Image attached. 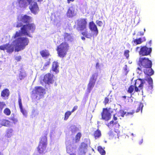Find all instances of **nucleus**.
<instances>
[{
  "instance_id": "nucleus-1",
  "label": "nucleus",
  "mask_w": 155,
  "mask_h": 155,
  "mask_svg": "<svg viewBox=\"0 0 155 155\" xmlns=\"http://www.w3.org/2000/svg\"><path fill=\"white\" fill-rule=\"evenodd\" d=\"M145 81H147L148 83V85H146L145 87L146 89L148 91L153 89V81L151 77H148L144 79L139 78L135 81L134 84L135 92H140L143 89V85L145 83Z\"/></svg>"
},
{
  "instance_id": "nucleus-2",
  "label": "nucleus",
  "mask_w": 155,
  "mask_h": 155,
  "mask_svg": "<svg viewBox=\"0 0 155 155\" xmlns=\"http://www.w3.org/2000/svg\"><path fill=\"white\" fill-rule=\"evenodd\" d=\"M20 30L21 33L24 35H26L30 37H32V36L30 34V32H34L35 29V25L33 23H28L23 25L22 23L18 22L16 25L17 28L21 27Z\"/></svg>"
},
{
  "instance_id": "nucleus-3",
  "label": "nucleus",
  "mask_w": 155,
  "mask_h": 155,
  "mask_svg": "<svg viewBox=\"0 0 155 155\" xmlns=\"http://www.w3.org/2000/svg\"><path fill=\"white\" fill-rule=\"evenodd\" d=\"M15 51L18 52L24 49L29 42L28 39L25 37H20L14 41Z\"/></svg>"
},
{
  "instance_id": "nucleus-4",
  "label": "nucleus",
  "mask_w": 155,
  "mask_h": 155,
  "mask_svg": "<svg viewBox=\"0 0 155 155\" xmlns=\"http://www.w3.org/2000/svg\"><path fill=\"white\" fill-rule=\"evenodd\" d=\"M69 48L70 46L67 42H62L56 48L58 57L61 58L65 57Z\"/></svg>"
},
{
  "instance_id": "nucleus-5",
  "label": "nucleus",
  "mask_w": 155,
  "mask_h": 155,
  "mask_svg": "<svg viewBox=\"0 0 155 155\" xmlns=\"http://www.w3.org/2000/svg\"><path fill=\"white\" fill-rule=\"evenodd\" d=\"M138 65L140 68L138 67L137 69L142 71V68H149L152 67V61L147 58L143 57L140 58L138 62Z\"/></svg>"
},
{
  "instance_id": "nucleus-6",
  "label": "nucleus",
  "mask_w": 155,
  "mask_h": 155,
  "mask_svg": "<svg viewBox=\"0 0 155 155\" xmlns=\"http://www.w3.org/2000/svg\"><path fill=\"white\" fill-rule=\"evenodd\" d=\"M45 93V89L41 86H36L32 91V96L38 100L41 98V96Z\"/></svg>"
},
{
  "instance_id": "nucleus-7",
  "label": "nucleus",
  "mask_w": 155,
  "mask_h": 155,
  "mask_svg": "<svg viewBox=\"0 0 155 155\" xmlns=\"http://www.w3.org/2000/svg\"><path fill=\"white\" fill-rule=\"evenodd\" d=\"M97 76V74L94 73L90 77L89 83L87 84V90L88 92L90 93L91 91L94 87Z\"/></svg>"
},
{
  "instance_id": "nucleus-8",
  "label": "nucleus",
  "mask_w": 155,
  "mask_h": 155,
  "mask_svg": "<svg viewBox=\"0 0 155 155\" xmlns=\"http://www.w3.org/2000/svg\"><path fill=\"white\" fill-rule=\"evenodd\" d=\"M47 139L46 137L44 136L41 138L38 147V150L40 153H44L46 149L47 144Z\"/></svg>"
},
{
  "instance_id": "nucleus-9",
  "label": "nucleus",
  "mask_w": 155,
  "mask_h": 155,
  "mask_svg": "<svg viewBox=\"0 0 155 155\" xmlns=\"http://www.w3.org/2000/svg\"><path fill=\"white\" fill-rule=\"evenodd\" d=\"M77 25L78 30L80 31H83L87 28V21L86 18H83L78 19L77 21Z\"/></svg>"
},
{
  "instance_id": "nucleus-10",
  "label": "nucleus",
  "mask_w": 155,
  "mask_h": 155,
  "mask_svg": "<svg viewBox=\"0 0 155 155\" xmlns=\"http://www.w3.org/2000/svg\"><path fill=\"white\" fill-rule=\"evenodd\" d=\"M77 10L75 6L72 4L71 6L68 8L66 13V15L69 18H72L76 15Z\"/></svg>"
},
{
  "instance_id": "nucleus-11",
  "label": "nucleus",
  "mask_w": 155,
  "mask_h": 155,
  "mask_svg": "<svg viewBox=\"0 0 155 155\" xmlns=\"http://www.w3.org/2000/svg\"><path fill=\"white\" fill-rule=\"evenodd\" d=\"M101 119L106 121L109 120L111 118V114L109 109L107 108L103 109L101 113Z\"/></svg>"
},
{
  "instance_id": "nucleus-12",
  "label": "nucleus",
  "mask_w": 155,
  "mask_h": 155,
  "mask_svg": "<svg viewBox=\"0 0 155 155\" xmlns=\"http://www.w3.org/2000/svg\"><path fill=\"white\" fill-rule=\"evenodd\" d=\"M152 51L151 48H148L146 46H142L141 47L139 53L142 56H147L150 54Z\"/></svg>"
},
{
  "instance_id": "nucleus-13",
  "label": "nucleus",
  "mask_w": 155,
  "mask_h": 155,
  "mask_svg": "<svg viewBox=\"0 0 155 155\" xmlns=\"http://www.w3.org/2000/svg\"><path fill=\"white\" fill-rule=\"evenodd\" d=\"M54 75L50 73L45 74L43 77V81L46 84L49 85L53 83Z\"/></svg>"
},
{
  "instance_id": "nucleus-14",
  "label": "nucleus",
  "mask_w": 155,
  "mask_h": 155,
  "mask_svg": "<svg viewBox=\"0 0 155 155\" xmlns=\"http://www.w3.org/2000/svg\"><path fill=\"white\" fill-rule=\"evenodd\" d=\"M89 28L90 30L93 32V35L96 36L98 33V30L93 21L89 22Z\"/></svg>"
},
{
  "instance_id": "nucleus-15",
  "label": "nucleus",
  "mask_w": 155,
  "mask_h": 155,
  "mask_svg": "<svg viewBox=\"0 0 155 155\" xmlns=\"http://www.w3.org/2000/svg\"><path fill=\"white\" fill-rule=\"evenodd\" d=\"M0 50L3 51L6 50L7 52L12 53L14 50V48L12 45L8 43L0 45Z\"/></svg>"
},
{
  "instance_id": "nucleus-16",
  "label": "nucleus",
  "mask_w": 155,
  "mask_h": 155,
  "mask_svg": "<svg viewBox=\"0 0 155 155\" xmlns=\"http://www.w3.org/2000/svg\"><path fill=\"white\" fill-rule=\"evenodd\" d=\"M29 8L31 12L35 14H36L39 12V9L37 3L34 2L33 5H31Z\"/></svg>"
},
{
  "instance_id": "nucleus-17",
  "label": "nucleus",
  "mask_w": 155,
  "mask_h": 155,
  "mask_svg": "<svg viewBox=\"0 0 155 155\" xmlns=\"http://www.w3.org/2000/svg\"><path fill=\"white\" fill-rule=\"evenodd\" d=\"M32 19V18L26 15L21 16L20 18V21L25 24L29 23Z\"/></svg>"
},
{
  "instance_id": "nucleus-18",
  "label": "nucleus",
  "mask_w": 155,
  "mask_h": 155,
  "mask_svg": "<svg viewBox=\"0 0 155 155\" xmlns=\"http://www.w3.org/2000/svg\"><path fill=\"white\" fill-rule=\"evenodd\" d=\"M63 36L64 40L67 42H71L73 40V36L69 33H64Z\"/></svg>"
},
{
  "instance_id": "nucleus-19",
  "label": "nucleus",
  "mask_w": 155,
  "mask_h": 155,
  "mask_svg": "<svg viewBox=\"0 0 155 155\" xmlns=\"http://www.w3.org/2000/svg\"><path fill=\"white\" fill-rule=\"evenodd\" d=\"M18 103L21 112L24 115L26 116L27 114V113L26 111L25 110L23 109L22 108L21 99V97L20 96L18 97Z\"/></svg>"
},
{
  "instance_id": "nucleus-20",
  "label": "nucleus",
  "mask_w": 155,
  "mask_h": 155,
  "mask_svg": "<svg viewBox=\"0 0 155 155\" xmlns=\"http://www.w3.org/2000/svg\"><path fill=\"white\" fill-rule=\"evenodd\" d=\"M151 67L146 68H145L146 69H144L143 71L145 74L149 76V77H150V76L153 75L154 74V71Z\"/></svg>"
},
{
  "instance_id": "nucleus-21",
  "label": "nucleus",
  "mask_w": 155,
  "mask_h": 155,
  "mask_svg": "<svg viewBox=\"0 0 155 155\" xmlns=\"http://www.w3.org/2000/svg\"><path fill=\"white\" fill-rule=\"evenodd\" d=\"M146 40L144 37H143V40H142V38H137L136 39H133V40L132 41V42L135 45H138L141 44L143 41H145Z\"/></svg>"
},
{
  "instance_id": "nucleus-22",
  "label": "nucleus",
  "mask_w": 155,
  "mask_h": 155,
  "mask_svg": "<svg viewBox=\"0 0 155 155\" xmlns=\"http://www.w3.org/2000/svg\"><path fill=\"white\" fill-rule=\"evenodd\" d=\"M81 34L83 36L88 38H90L92 36L91 34L88 32L87 28L84 30L83 31H81Z\"/></svg>"
},
{
  "instance_id": "nucleus-23",
  "label": "nucleus",
  "mask_w": 155,
  "mask_h": 155,
  "mask_svg": "<svg viewBox=\"0 0 155 155\" xmlns=\"http://www.w3.org/2000/svg\"><path fill=\"white\" fill-rule=\"evenodd\" d=\"M58 67L59 66L57 62L56 61L53 62L52 66V70L56 73H58L59 72L58 69Z\"/></svg>"
},
{
  "instance_id": "nucleus-24",
  "label": "nucleus",
  "mask_w": 155,
  "mask_h": 155,
  "mask_svg": "<svg viewBox=\"0 0 155 155\" xmlns=\"http://www.w3.org/2000/svg\"><path fill=\"white\" fill-rule=\"evenodd\" d=\"M9 95V91L7 88L3 90L1 93V96L5 98H7Z\"/></svg>"
},
{
  "instance_id": "nucleus-25",
  "label": "nucleus",
  "mask_w": 155,
  "mask_h": 155,
  "mask_svg": "<svg viewBox=\"0 0 155 155\" xmlns=\"http://www.w3.org/2000/svg\"><path fill=\"white\" fill-rule=\"evenodd\" d=\"M40 53L41 55L43 58L48 57L50 55V53L49 51L48 50L46 49L41 51Z\"/></svg>"
},
{
  "instance_id": "nucleus-26",
  "label": "nucleus",
  "mask_w": 155,
  "mask_h": 155,
  "mask_svg": "<svg viewBox=\"0 0 155 155\" xmlns=\"http://www.w3.org/2000/svg\"><path fill=\"white\" fill-rule=\"evenodd\" d=\"M76 146L75 145H72L71 144H70L67 146L66 150L67 153H70L72 152L73 150H75L76 148Z\"/></svg>"
},
{
  "instance_id": "nucleus-27",
  "label": "nucleus",
  "mask_w": 155,
  "mask_h": 155,
  "mask_svg": "<svg viewBox=\"0 0 155 155\" xmlns=\"http://www.w3.org/2000/svg\"><path fill=\"white\" fill-rule=\"evenodd\" d=\"M20 71L19 74V77L21 80L24 78L27 75L24 69L21 68L20 69Z\"/></svg>"
},
{
  "instance_id": "nucleus-28",
  "label": "nucleus",
  "mask_w": 155,
  "mask_h": 155,
  "mask_svg": "<svg viewBox=\"0 0 155 155\" xmlns=\"http://www.w3.org/2000/svg\"><path fill=\"white\" fill-rule=\"evenodd\" d=\"M93 135L95 139L98 138L101 136V131L99 129H97L94 132Z\"/></svg>"
},
{
  "instance_id": "nucleus-29",
  "label": "nucleus",
  "mask_w": 155,
  "mask_h": 155,
  "mask_svg": "<svg viewBox=\"0 0 155 155\" xmlns=\"http://www.w3.org/2000/svg\"><path fill=\"white\" fill-rule=\"evenodd\" d=\"M1 124L5 126L9 127L10 126V122L8 120L3 119L1 121Z\"/></svg>"
},
{
  "instance_id": "nucleus-30",
  "label": "nucleus",
  "mask_w": 155,
  "mask_h": 155,
  "mask_svg": "<svg viewBox=\"0 0 155 155\" xmlns=\"http://www.w3.org/2000/svg\"><path fill=\"white\" fill-rule=\"evenodd\" d=\"M13 130L12 129H7L5 134V137L7 138L10 137L12 134Z\"/></svg>"
},
{
  "instance_id": "nucleus-31",
  "label": "nucleus",
  "mask_w": 155,
  "mask_h": 155,
  "mask_svg": "<svg viewBox=\"0 0 155 155\" xmlns=\"http://www.w3.org/2000/svg\"><path fill=\"white\" fill-rule=\"evenodd\" d=\"M126 112L124 111L123 110H120L119 111L116 113V115H117V116L118 117L120 116L123 117L124 115L126 114Z\"/></svg>"
},
{
  "instance_id": "nucleus-32",
  "label": "nucleus",
  "mask_w": 155,
  "mask_h": 155,
  "mask_svg": "<svg viewBox=\"0 0 155 155\" xmlns=\"http://www.w3.org/2000/svg\"><path fill=\"white\" fill-rule=\"evenodd\" d=\"M118 124L117 121H116L114 122L113 120H112L110 121V122L108 123L107 124V126L109 128H110L113 127L114 125Z\"/></svg>"
},
{
  "instance_id": "nucleus-33",
  "label": "nucleus",
  "mask_w": 155,
  "mask_h": 155,
  "mask_svg": "<svg viewBox=\"0 0 155 155\" xmlns=\"http://www.w3.org/2000/svg\"><path fill=\"white\" fill-rule=\"evenodd\" d=\"M97 150L101 155H105L106 154L104 149L101 146L97 147Z\"/></svg>"
},
{
  "instance_id": "nucleus-34",
  "label": "nucleus",
  "mask_w": 155,
  "mask_h": 155,
  "mask_svg": "<svg viewBox=\"0 0 155 155\" xmlns=\"http://www.w3.org/2000/svg\"><path fill=\"white\" fill-rule=\"evenodd\" d=\"M87 144L83 142L81 143V146L79 147V149L81 150V151L82 150L84 149H87Z\"/></svg>"
},
{
  "instance_id": "nucleus-35",
  "label": "nucleus",
  "mask_w": 155,
  "mask_h": 155,
  "mask_svg": "<svg viewBox=\"0 0 155 155\" xmlns=\"http://www.w3.org/2000/svg\"><path fill=\"white\" fill-rule=\"evenodd\" d=\"M81 137V133L78 132L77 134L75 136V141L76 143L78 142L80 140Z\"/></svg>"
},
{
  "instance_id": "nucleus-36",
  "label": "nucleus",
  "mask_w": 155,
  "mask_h": 155,
  "mask_svg": "<svg viewBox=\"0 0 155 155\" xmlns=\"http://www.w3.org/2000/svg\"><path fill=\"white\" fill-rule=\"evenodd\" d=\"M134 89L135 90L134 85H131L128 88L127 92L129 93L132 94L133 92Z\"/></svg>"
},
{
  "instance_id": "nucleus-37",
  "label": "nucleus",
  "mask_w": 155,
  "mask_h": 155,
  "mask_svg": "<svg viewBox=\"0 0 155 155\" xmlns=\"http://www.w3.org/2000/svg\"><path fill=\"white\" fill-rule=\"evenodd\" d=\"M71 113L72 112L70 111H68L66 112L64 115V120H67L71 114Z\"/></svg>"
},
{
  "instance_id": "nucleus-38",
  "label": "nucleus",
  "mask_w": 155,
  "mask_h": 155,
  "mask_svg": "<svg viewBox=\"0 0 155 155\" xmlns=\"http://www.w3.org/2000/svg\"><path fill=\"white\" fill-rule=\"evenodd\" d=\"M143 106V104L141 103H140L138 107L136 110V112H139L140 110H141V111H142Z\"/></svg>"
},
{
  "instance_id": "nucleus-39",
  "label": "nucleus",
  "mask_w": 155,
  "mask_h": 155,
  "mask_svg": "<svg viewBox=\"0 0 155 155\" xmlns=\"http://www.w3.org/2000/svg\"><path fill=\"white\" fill-rule=\"evenodd\" d=\"M4 112L5 114L8 116L10 115L11 114L10 110L8 108H6L5 109Z\"/></svg>"
},
{
  "instance_id": "nucleus-40",
  "label": "nucleus",
  "mask_w": 155,
  "mask_h": 155,
  "mask_svg": "<svg viewBox=\"0 0 155 155\" xmlns=\"http://www.w3.org/2000/svg\"><path fill=\"white\" fill-rule=\"evenodd\" d=\"M129 51L128 50H126L124 51V55L126 57L127 59H128L129 56Z\"/></svg>"
},
{
  "instance_id": "nucleus-41",
  "label": "nucleus",
  "mask_w": 155,
  "mask_h": 155,
  "mask_svg": "<svg viewBox=\"0 0 155 155\" xmlns=\"http://www.w3.org/2000/svg\"><path fill=\"white\" fill-rule=\"evenodd\" d=\"M5 105V104L4 102L0 101V112L2 111Z\"/></svg>"
},
{
  "instance_id": "nucleus-42",
  "label": "nucleus",
  "mask_w": 155,
  "mask_h": 155,
  "mask_svg": "<svg viewBox=\"0 0 155 155\" xmlns=\"http://www.w3.org/2000/svg\"><path fill=\"white\" fill-rule=\"evenodd\" d=\"M10 120L12 121L14 124H16L18 121L17 118L14 117H11L10 118Z\"/></svg>"
},
{
  "instance_id": "nucleus-43",
  "label": "nucleus",
  "mask_w": 155,
  "mask_h": 155,
  "mask_svg": "<svg viewBox=\"0 0 155 155\" xmlns=\"http://www.w3.org/2000/svg\"><path fill=\"white\" fill-rule=\"evenodd\" d=\"M21 34H22L21 33H20L18 31H16L15 34L14 35V38H16L17 37L21 36Z\"/></svg>"
},
{
  "instance_id": "nucleus-44",
  "label": "nucleus",
  "mask_w": 155,
  "mask_h": 155,
  "mask_svg": "<svg viewBox=\"0 0 155 155\" xmlns=\"http://www.w3.org/2000/svg\"><path fill=\"white\" fill-rule=\"evenodd\" d=\"M26 1V0H20L19 3L20 4L25 5L27 4Z\"/></svg>"
},
{
  "instance_id": "nucleus-45",
  "label": "nucleus",
  "mask_w": 155,
  "mask_h": 155,
  "mask_svg": "<svg viewBox=\"0 0 155 155\" xmlns=\"http://www.w3.org/2000/svg\"><path fill=\"white\" fill-rule=\"evenodd\" d=\"M96 22L97 25L101 27L103 25V23L101 21L97 20Z\"/></svg>"
},
{
  "instance_id": "nucleus-46",
  "label": "nucleus",
  "mask_w": 155,
  "mask_h": 155,
  "mask_svg": "<svg viewBox=\"0 0 155 155\" xmlns=\"http://www.w3.org/2000/svg\"><path fill=\"white\" fill-rule=\"evenodd\" d=\"M116 132L113 131L111 130H110L108 133V134L109 136L111 137H113L115 135L114 133H115Z\"/></svg>"
},
{
  "instance_id": "nucleus-47",
  "label": "nucleus",
  "mask_w": 155,
  "mask_h": 155,
  "mask_svg": "<svg viewBox=\"0 0 155 155\" xmlns=\"http://www.w3.org/2000/svg\"><path fill=\"white\" fill-rule=\"evenodd\" d=\"M50 64V62L49 61H48L47 62H46L43 67V69H46V67L47 66H49Z\"/></svg>"
},
{
  "instance_id": "nucleus-48",
  "label": "nucleus",
  "mask_w": 155,
  "mask_h": 155,
  "mask_svg": "<svg viewBox=\"0 0 155 155\" xmlns=\"http://www.w3.org/2000/svg\"><path fill=\"white\" fill-rule=\"evenodd\" d=\"M109 98L107 97H105L104 101V103L105 105H106L107 104H108L109 102Z\"/></svg>"
},
{
  "instance_id": "nucleus-49",
  "label": "nucleus",
  "mask_w": 155,
  "mask_h": 155,
  "mask_svg": "<svg viewBox=\"0 0 155 155\" xmlns=\"http://www.w3.org/2000/svg\"><path fill=\"white\" fill-rule=\"evenodd\" d=\"M21 59V56H17L15 57V59L17 61H20Z\"/></svg>"
},
{
  "instance_id": "nucleus-50",
  "label": "nucleus",
  "mask_w": 155,
  "mask_h": 155,
  "mask_svg": "<svg viewBox=\"0 0 155 155\" xmlns=\"http://www.w3.org/2000/svg\"><path fill=\"white\" fill-rule=\"evenodd\" d=\"M124 70L126 72V73L127 74L128 72V71L127 69V65H125L124 67Z\"/></svg>"
},
{
  "instance_id": "nucleus-51",
  "label": "nucleus",
  "mask_w": 155,
  "mask_h": 155,
  "mask_svg": "<svg viewBox=\"0 0 155 155\" xmlns=\"http://www.w3.org/2000/svg\"><path fill=\"white\" fill-rule=\"evenodd\" d=\"M78 106H74L72 110L71 111V112L72 113V112H74V111H75V110H77L78 109Z\"/></svg>"
},
{
  "instance_id": "nucleus-52",
  "label": "nucleus",
  "mask_w": 155,
  "mask_h": 155,
  "mask_svg": "<svg viewBox=\"0 0 155 155\" xmlns=\"http://www.w3.org/2000/svg\"><path fill=\"white\" fill-rule=\"evenodd\" d=\"M117 117H118L117 116V115H116V113L115 114H114L113 115V120H114V121H116L117 120Z\"/></svg>"
},
{
  "instance_id": "nucleus-53",
  "label": "nucleus",
  "mask_w": 155,
  "mask_h": 155,
  "mask_svg": "<svg viewBox=\"0 0 155 155\" xmlns=\"http://www.w3.org/2000/svg\"><path fill=\"white\" fill-rule=\"evenodd\" d=\"M74 1V0H67V2L68 4H69L71 2H73Z\"/></svg>"
},
{
  "instance_id": "nucleus-54",
  "label": "nucleus",
  "mask_w": 155,
  "mask_h": 155,
  "mask_svg": "<svg viewBox=\"0 0 155 155\" xmlns=\"http://www.w3.org/2000/svg\"><path fill=\"white\" fill-rule=\"evenodd\" d=\"M134 113V110H133L132 112H128L127 114V115H129V114L132 115V114H133Z\"/></svg>"
},
{
  "instance_id": "nucleus-55",
  "label": "nucleus",
  "mask_w": 155,
  "mask_h": 155,
  "mask_svg": "<svg viewBox=\"0 0 155 155\" xmlns=\"http://www.w3.org/2000/svg\"><path fill=\"white\" fill-rule=\"evenodd\" d=\"M28 3L29 4H30L33 1V0H26Z\"/></svg>"
},
{
  "instance_id": "nucleus-56",
  "label": "nucleus",
  "mask_w": 155,
  "mask_h": 155,
  "mask_svg": "<svg viewBox=\"0 0 155 155\" xmlns=\"http://www.w3.org/2000/svg\"><path fill=\"white\" fill-rule=\"evenodd\" d=\"M99 67V64L98 63H97L96 64V67L97 68Z\"/></svg>"
},
{
  "instance_id": "nucleus-57",
  "label": "nucleus",
  "mask_w": 155,
  "mask_h": 155,
  "mask_svg": "<svg viewBox=\"0 0 155 155\" xmlns=\"http://www.w3.org/2000/svg\"><path fill=\"white\" fill-rule=\"evenodd\" d=\"M139 33L140 35V36L143 35H144V33L143 32H139Z\"/></svg>"
},
{
  "instance_id": "nucleus-58",
  "label": "nucleus",
  "mask_w": 155,
  "mask_h": 155,
  "mask_svg": "<svg viewBox=\"0 0 155 155\" xmlns=\"http://www.w3.org/2000/svg\"><path fill=\"white\" fill-rule=\"evenodd\" d=\"M143 142V140H141L139 142V144H141Z\"/></svg>"
},
{
  "instance_id": "nucleus-59",
  "label": "nucleus",
  "mask_w": 155,
  "mask_h": 155,
  "mask_svg": "<svg viewBox=\"0 0 155 155\" xmlns=\"http://www.w3.org/2000/svg\"><path fill=\"white\" fill-rule=\"evenodd\" d=\"M151 42H152V41H151V40H150V41H149L148 42V43L150 44V46H151Z\"/></svg>"
},
{
  "instance_id": "nucleus-60",
  "label": "nucleus",
  "mask_w": 155,
  "mask_h": 155,
  "mask_svg": "<svg viewBox=\"0 0 155 155\" xmlns=\"http://www.w3.org/2000/svg\"><path fill=\"white\" fill-rule=\"evenodd\" d=\"M81 39L83 40H85V37L83 36L81 37Z\"/></svg>"
},
{
  "instance_id": "nucleus-61",
  "label": "nucleus",
  "mask_w": 155,
  "mask_h": 155,
  "mask_svg": "<svg viewBox=\"0 0 155 155\" xmlns=\"http://www.w3.org/2000/svg\"><path fill=\"white\" fill-rule=\"evenodd\" d=\"M43 0H37V2H42Z\"/></svg>"
},
{
  "instance_id": "nucleus-62",
  "label": "nucleus",
  "mask_w": 155,
  "mask_h": 155,
  "mask_svg": "<svg viewBox=\"0 0 155 155\" xmlns=\"http://www.w3.org/2000/svg\"><path fill=\"white\" fill-rule=\"evenodd\" d=\"M122 97H123V98H124V99H126V97H126V96H123Z\"/></svg>"
},
{
  "instance_id": "nucleus-63",
  "label": "nucleus",
  "mask_w": 155,
  "mask_h": 155,
  "mask_svg": "<svg viewBox=\"0 0 155 155\" xmlns=\"http://www.w3.org/2000/svg\"><path fill=\"white\" fill-rule=\"evenodd\" d=\"M140 48V47H137L136 48V50H137L139 48Z\"/></svg>"
},
{
  "instance_id": "nucleus-64",
  "label": "nucleus",
  "mask_w": 155,
  "mask_h": 155,
  "mask_svg": "<svg viewBox=\"0 0 155 155\" xmlns=\"http://www.w3.org/2000/svg\"><path fill=\"white\" fill-rule=\"evenodd\" d=\"M70 155H75V154H70Z\"/></svg>"
}]
</instances>
